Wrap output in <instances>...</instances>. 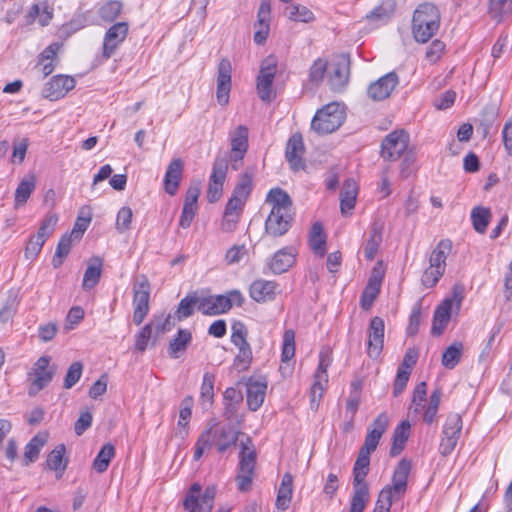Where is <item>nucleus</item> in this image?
<instances>
[{"instance_id": "nucleus-33", "label": "nucleus", "mask_w": 512, "mask_h": 512, "mask_svg": "<svg viewBox=\"0 0 512 512\" xmlns=\"http://www.w3.org/2000/svg\"><path fill=\"white\" fill-rule=\"evenodd\" d=\"M266 202L271 205V211L292 213V201L290 196L280 188L271 189L266 197Z\"/></svg>"}, {"instance_id": "nucleus-3", "label": "nucleus", "mask_w": 512, "mask_h": 512, "mask_svg": "<svg viewBox=\"0 0 512 512\" xmlns=\"http://www.w3.org/2000/svg\"><path fill=\"white\" fill-rule=\"evenodd\" d=\"M452 250V242L449 239L441 240L433 249L429 266L424 270L421 282L426 288L434 287L445 272L446 259Z\"/></svg>"}, {"instance_id": "nucleus-43", "label": "nucleus", "mask_w": 512, "mask_h": 512, "mask_svg": "<svg viewBox=\"0 0 512 512\" xmlns=\"http://www.w3.org/2000/svg\"><path fill=\"white\" fill-rule=\"evenodd\" d=\"M191 340V332L187 329H180L177 335L169 343V355L174 359L179 358L180 354L185 352L188 345L191 343Z\"/></svg>"}, {"instance_id": "nucleus-20", "label": "nucleus", "mask_w": 512, "mask_h": 512, "mask_svg": "<svg viewBox=\"0 0 512 512\" xmlns=\"http://www.w3.org/2000/svg\"><path fill=\"white\" fill-rule=\"evenodd\" d=\"M398 83V75L395 72H389L369 85L367 95L373 101L385 100L391 95Z\"/></svg>"}, {"instance_id": "nucleus-41", "label": "nucleus", "mask_w": 512, "mask_h": 512, "mask_svg": "<svg viewBox=\"0 0 512 512\" xmlns=\"http://www.w3.org/2000/svg\"><path fill=\"white\" fill-rule=\"evenodd\" d=\"M248 134V128L244 125H239L230 133L231 153L246 154Z\"/></svg>"}, {"instance_id": "nucleus-12", "label": "nucleus", "mask_w": 512, "mask_h": 512, "mask_svg": "<svg viewBox=\"0 0 512 512\" xmlns=\"http://www.w3.org/2000/svg\"><path fill=\"white\" fill-rule=\"evenodd\" d=\"M150 284L146 276L141 275L133 284V322L140 325L149 311Z\"/></svg>"}, {"instance_id": "nucleus-34", "label": "nucleus", "mask_w": 512, "mask_h": 512, "mask_svg": "<svg viewBox=\"0 0 512 512\" xmlns=\"http://www.w3.org/2000/svg\"><path fill=\"white\" fill-rule=\"evenodd\" d=\"M381 243L382 228L374 223L369 230L368 238L363 243L364 256L367 260H374Z\"/></svg>"}, {"instance_id": "nucleus-37", "label": "nucleus", "mask_w": 512, "mask_h": 512, "mask_svg": "<svg viewBox=\"0 0 512 512\" xmlns=\"http://www.w3.org/2000/svg\"><path fill=\"white\" fill-rule=\"evenodd\" d=\"M293 493V477L290 473H285L282 477L276 498V507L280 510H286L291 502Z\"/></svg>"}, {"instance_id": "nucleus-9", "label": "nucleus", "mask_w": 512, "mask_h": 512, "mask_svg": "<svg viewBox=\"0 0 512 512\" xmlns=\"http://www.w3.org/2000/svg\"><path fill=\"white\" fill-rule=\"evenodd\" d=\"M216 495L214 486H208L202 493L199 483H194L186 494L184 507L188 512H211Z\"/></svg>"}, {"instance_id": "nucleus-1", "label": "nucleus", "mask_w": 512, "mask_h": 512, "mask_svg": "<svg viewBox=\"0 0 512 512\" xmlns=\"http://www.w3.org/2000/svg\"><path fill=\"white\" fill-rule=\"evenodd\" d=\"M240 431L235 430L229 425H220L216 422L209 423L198 437L195 444L193 459L198 461L204 454L205 450L216 447L219 453L226 452L229 448L236 445Z\"/></svg>"}, {"instance_id": "nucleus-58", "label": "nucleus", "mask_w": 512, "mask_h": 512, "mask_svg": "<svg viewBox=\"0 0 512 512\" xmlns=\"http://www.w3.org/2000/svg\"><path fill=\"white\" fill-rule=\"evenodd\" d=\"M214 382L215 376L212 373L206 372L203 375V381L200 388V396L203 405H211L214 397Z\"/></svg>"}, {"instance_id": "nucleus-32", "label": "nucleus", "mask_w": 512, "mask_h": 512, "mask_svg": "<svg viewBox=\"0 0 512 512\" xmlns=\"http://www.w3.org/2000/svg\"><path fill=\"white\" fill-rule=\"evenodd\" d=\"M357 196V185L353 179L344 182L340 193V209L343 215L349 214L355 207Z\"/></svg>"}, {"instance_id": "nucleus-46", "label": "nucleus", "mask_w": 512, "mask_h": 512, "mask_svg": "<svg viewBox=\"0 0 512 512\" xmlns=\"http://www.w3.org/2000/svg\"><path fill=\"white\" fill-rule=\"evenodd\" d=\"M284 13L289 20L295 22L310 23L315 19L314 13L301 4H292L287 6Z\"/></svg>"}, {"instance_id": "nucleus-60", "label": "nucleus", "mask_w": 512, "mask_h": 512, "mask_svg": "<svg viewBox=\"0 0 512 512\" xmlns=\"http://www.w3.org/2000/svg\"><path fill=\"white\" fill-rule=\"evenodd\" d=\"M83 372V364L79 361L73 362L64 377L63 386L65 389H71L81 378Z\"/></svg>"}, {"instance_id": "nucleus-54", "label": "nucleus", "mask_w": 512, "mask_h": 512, "mask_svg": "<svg viewBox=\"0 0 512 512\" xmlns=\"http://www.w3.org/2000/svg\"><path fill=\"white\" fill-rule=\"evenodd\" d=\"M199 303L200 297H198L196 293L188 294L178 305L176 311L178 319L181 320L190 317L194 312V308H198Z\"/></svg>"}, {"instance_id": "nucleus-16", "label": "nucleus", "mask_w": 512, "mask_h": 512, "mask_svg": "<svg viewBox=\"0 0 512 512\" xmlns=\"http://www.w3.org/2000/svg\"><path fill=\"white\" fill-rule=\"evenodd\" d=\"M330 365L328 354L320 353L319 365L314 374V382L310 390V404L313 410H317L319 401L324 392V385L328 382L327 368Z\"/></svg>"}, {"instance_id": "nucleus-31", "label": "nucleus", "mask_w": 512, "mask_h": 512, "mask_svg": "<svg viewBox=\"0 0 512 512\" xmlns=\"http://www.w3.org/2000/svg\"><path fill=\"white\" fill-rule=\"evenodd\" d=\"M395 9V0H381L379 5L366 15V19L374 24H384L393 16Z\"/></svg>"}, {"instance_id": "nucleus-42", "label": "nucleus", "mask_w": 512, "mask_h": 512, "mask_svg": "<svg viewBox=\"0 0 512 512\" xmlns=\"http://www.w3.org/2000/svg\"><path fill=\"white\" fill-rule=\"evenodd\" d=\"M101 273H102L101 259L100 258L92 259L84 272L82 288L84 290H90V289L94 288L100 280Z\"/></svg>"}, {"instance_id": "nucleus-50", "label": "nucleus", "mask_w": 512, "mask_h": 512, "mask_svg": "<svg viewBox=\"0 0 512 512\" xmlns=\"http://www.w3.org/2000/svg\"><path fill=\"white\" fill-rule=\"evenodd\" d=\"M123 4L117 0L102 3L98 8L99 17L105 22H113L121 13Z\"/></svg>"}, {"instance_id": "nucleus-39", "label": "nucleus", "mask_w": 512, "mask_h": 512, "mask_svg": "<svg viewBox=\"0 0 512 512\" xmlns=\"http://www.w3.org/2000/svg\"><path fill=\"white\" fill-rule=\"evenodd\" d=\"M369 501L368 483H353V495L350 503V512H363Z\"/></svg>"}, {"instance_id": "nucleus-57", "label": "nucleus", "mask_w": 512, "mask_h": 512, "mask_svg": "<svg viewBox=\"0 0 512 512\" xmlns=\"http://www.w3.org/2000/svg\"><path fill=\"white\" fill-rule=\"evenodd\" d=\"M295 355V332L288 329L283 334V343L281 351L282 363H288Z\"/></svg>"}, {"instance_id": "nucleus-44", "label": "nucleus", "mask_w": 512, "mask_h": 512, "mask_svg": "<svg viewBox=\"0 0 512 512\" xmlns=\"http://www.w3.org/2000/svg\"><path fill=\"white\" fill-rule=\"evenodd\" d=\"M410 427L411 425L409 421L404 420L395 428L393 434V444L390 449L391 456H397L403 450L404 445L409 437Z\"/></svg>"}, {"instance_id": "nucleus-45", "label": "nucleus", "mask_w": 512, "mask_h": 512, "mask_svg": "<svg viewBox=\"0 0 512 512\" xmlns=\"http://www.w3.org/2000/svg\"><path fill=\"white\" fill-rule=\"evenodd\" d=\"M45 442L46 438L40 434H37L27 443L23 455L24 466H29L31 463L38 459L40 451L43 448Z\"/></svg>"}, {"instance_id": "nucleus-19", "label": "nucleus", "mask_w": 512, "mask_h": 512, "mask_svg": "<svg viewBox=\"0 0 512 512\" xmlns=\"http://www.w3.org/2000/svg\"><path fill=\"white\" fill-rule=\"evenodd\" d=\"M75 83L71 76L56 75L45 84L42 95L51 101L59 100L75 87Z\"/></svg>"}, {"instance_id": "nucleus-17", "label": "nucleus", "mask_w": 512, "mask_h": 512, "mask_svg": "<svg viewBox=\"0 0 512 512\" xmlns=\"http://www.w3.org/2000/svg\"><path fill=\"white\" fill-rule=\"evenodd\" d=\"M328 82L332 90L342 91L349 81V59L341 56L332 61L328 68Z\"/></svg>"}, {"instance_id": "nucleus-5", "label": "nucleus", "mask_w": 512, "mask_h": 512, "mask_svg": "<svg viewBox=\"0 0 512 512\" xmlns=\"http://www.w3.org/2000/svg\"><path fill=\"white\" fill-rule=\"evenodd\" d=\"M57 368L51 364V357L41 356L31 367L27 374L29 381L28 395L35 396L53 380Z\"/></svg>"}, {"instance_id": "nucleus-36", "label": "nucleus", "mask_w": 512, "mask_h": 512, "mask_svg": "<svg viewBox=\"0 0 512 512\" xmlns=\"http://www.w3.org/2000/svg\"><path fill=\"white\" fill-rule=\"evenodd\" d=\"M382 277L373 271L361 296V307L365 310L371 308L373 302L380 292Z\"/></svg>"}, {"instance_id": "nucleus-59", "label": "nucleus", "mask_w": 512, "mask_h": 512, "mask_svg": "<svg viewBox=\"0 0 512 512\" xmlns=\"http://www.w3.org/2000/svg\"><path fill=\"white\" fill-rule=\"evenodd\" d=\"M57 223L58 215L51 212L47 213L37 231L39 238H43L46 241L55 231Z\"/></svg>"}, {"instance_id": "nucleus-35", "label": "nucleus", "mask_w": 512, "mask_h": 512, "mask_svg": "<svg viewBox=\"0 0 512 512\" xmlns=\"http://www.w3.org/2000/svg\"><path fill=\"white\" fill-rule=\"evenodd\" d=\"M36 187V177L34 174H28L26 175L18 184L16 191H15V200H14V207L19 208L23 206L29 197L31 196L32 192L35 190Z\"/></svg>"}, {"instance_id": "nucleus-64", "label": "nucleus", "mask_w": 512, "mask_h": 512, "mask_svg": "<svg viewBox=\"0 0 512 512\" xmlns=\"http://www.w3.org/2000/svg\"><path fill=\"white\" fill-rule=\"evenodd\" d=\"M247 329L241 322H236L232 325L231 342L237 347L250 345L247 342Z\"/></svg>"}, {"instance_id": "nucleus-6", "label": "nucleus", "mask_w": 512, "mask_h": 512, "mask_svg": "<svg viewBox=\"0 0 512 512\" xmlns=\"http://www.w3.org/2000/svg\"><path fill=\"white\" fill-rule=\"evenodd\" d=\"M239 472L236 477L237 486L240 491H248L252 485L254 469L256 465V451L254 444L249 437L240 442Z\"/></svg>"}, {"instance_id": "nucleus-52", "label": "nucleus", "mask_w": 512, "mask_h": 512, "mask_svg": "<svg viewBox=\"0 0 512 512\" xmlns=\"http://www.w3.org/2000/svg\"><path fill=\"white\" fill-rule=\"evenodd\" d=\"M73 239L74 237L70 234H65L61 237L52 259V265L54 268H59L63 264L64 258L71 250Z\"/></svg>"}, {"instance_id": "nucleus-21", "label": "nucleus", "mask_w": 512, "mask_h": 512, "mask_svg": "<svg viewBox=\"0 0 512 512\" xmlns=\"http://www.w3.org/2000/svg\"><path fill=\"white\" fill-rule=\"evenodd\" d=\"M232 65L230 60L223 58L218 64L216 98L220 105L225 106L229 102L231 90Z\"/></svg>"}, {"instance_id": "nucleus-28", "label": "nucleus", "mask_w": 512, "mask_h": 512, "mask_svg": "<svg viewBox=\"0 0 512 512\" xmlns=\"http://www.w3.org/2000/svg\"><path fill=\"white\" fill-rule=\"evenodd\" d=\"M278 284L274 281L255 280L249 289L250 297L256 302L274 300L277 294Z\"/></svg>"}, {"instance_id": "nucleus-29", "label": "nucleus", "mask_w": 512, "mask_h": 512, "mask_svg": "<svg viewBox=\"0 0 512 512\" xmlns=\"http://www.w3.org/2000/svg\"><path fill=\"white\" fill-rule=\"evenodd\" d=\"M183 172V162L180 158L173 159L167 167L164 177V189L173 196L176 194Z\"/></svg>"}, {"instance_id": "nucleus-49", "label": "nucleus", "mask_w": 512, "mask_h": 512, "mask_svg": "<svg viewBox=\"0 0 512 512\" xmlns=\"http://www.w3.org/2000/svg\"><path fill=\"white\" fill-rule=\"evenodd\" d=\"M491 218V211L485 207H475L471 212V220L474 229L480 233H485Z\"/></svg>"}, {"instance_id": "nucleus-48", "label": "nucleus", "mask_w": 512, "mask_h": 512, "mask_svg": "<svg viewBox=\"0 0 512 512\" xmlns=\"http://www.w3.org/2000/svg\"><path fill=\"white\" fill-rule=\"evenodd\" d=\"M115 456V447L111 443H106L99 453L97 454L96 458L93 461V468L98 473H103L108 469V466L112 460V458Z\"/></svg>"}, {"instance_id": "nucleus-55", "label": "nucleus", "mask_w": 512, "mask_h": 512, "mask_svg": "<svg viewBox=\"0 0 512 512\" xmlns=\"http://www.w3.org/2000/svg\"><path fill=\"white\" fill-rule=\"evenodd\" d=\"M512 12V0H490L489 15L492 19L501 21L503 17Z\"/></svg>"}, {"instance_id": "nucleus-14", "label": "nucleus", "mask_w": 512, "mask_h": 512, "mask_svg": "<svg viewBox=\"0 0 512 512\" xmlns=\"http://www.w3.org/2000/svg\"><path fill=\"white\" fill-rule=\"evenodd\" d=\"M227 171V161L223 158H216L213 163L212 173L209 178V184L207 189L208 202L215 203L221 198Z\"/></svg>"}, {"instance_id": "nucleus-38", "label": "nucleus", "mask_w": 512, "mask_h": 512, "mask_svg": "<svg viewBox=\"0 0 512 512\" xmlns=\"http://www.w3.org/2000/svg\"><path fill=\"white\" fill-rule=\"evenodd\" d=\"M309 246L311 250L320 257H323L326 253V235L322 224L319 222H315L311 227Z\"/></svg>"}, {"instance_id": "nucleus-15", "label": "nucleus", "mask_w": 512, "mask_h": 512, "mask_svg": "<svg viewBox=\"0 0 512 512\" xmlns=\"http://www.w3.org/2000/svg\"><path fill=\"white\" fill-rule=\"evenodd\" d=\"M129 31L127 22L113 24L103 38L102 57L107 60L112 57L120 45L125 41Z\"/></svg>"}, {"instance_id": "nucleus-51", "label": "nucleus", "mask_w": 512, "mask_h": 512, "mask_svg": "<svg viewBox=\"0 0 512 512\" xmlns=\"http://www.w3.org/2000/svg\"><path fill=\"white\" fill-rule=\"evenodd\" d=\"M66 449L63 444L57 445L47 456L46 464L49 469L54 471H64L67 461L64 460Z\"/></svg>"}, {"instance_id": "nucleus-40", "label": "nucleus", "mask_w": 512, "mask_h": 512, "mask_svg": "<svg viewBox=\"0 0 512 512\" xmlns=\"http://www.w3.org/2000/svg\"><path fill=\"white\" fill-rule=\"evenodd\" d=\"M295 256L289 249H282L275 253L270 262V269L275 274L286 272L294 263Z\"/></svg>"}, {"instance_id": "nucleus-10", "label": "nucleus", "mask_w": 512, "mask_h": 512, "mask_svg": "<svg viewBox=\"0 0 512 512\" xmlns=\"http://www.w3.org/2000/svg\"><path fill=\"white\" fill-rule=\"evenodd\" d=\"M463 427L462 417L458 413H449L442 429L439 452L448 456L455 449Z\"/></svg>"}, {"instance_id": "nucleus-62", "label": "nucleus", "mask_w": 512, "mask_h": 512, "mask_svg": "<svg viewBox=\"0 0 512 512\" xmlns=\"http://www.w3.org/2000/svg\"><path fill=\"white\" fill-rule=\"evenodd\" d=\"M238 354L234 359V367L239 371H245L250 367L252 361L251 346H243L238 348Z\"/></svg>"}, {"instance_id": "nucleus-23", "label": "nucleus", "mask_w": 512, "mask_h": 512, "mask_svg": "<svg viewBox=\"0 0 512 512\" xmlns=\"http://www.w3.org/2000/svg\"><path fill=\"white\" fill-rule=\"evenodd\" d=\"M389 419L385 412L380 413L368 428L365 441L360 450L372 453L376 450L379 440L388 427Z\"/></svg>"}, {"instance_id": "nucleus-61", "label": "nucleus", "mask_w": 512, "mask_h": 512, "mask_svg": "<svg viewBox=\"0 0 512 512\" xmlns=\"http://www.w3.org/2000/svg\"><path fill=\"white\" fill-rule=\"evenodd\" d=\"M133 218V212L130 207H122L116 217V229L119 233H124L131 228V222Z\"/></svg>"}, {"instance_id": "nucleus-25", "label": "nucleus", "mask_w": 512, "mask_h": 512, "mask_svg": "<svg viewBox=\"0 0 512 512\" xmlns=\"http://www.w3.org/2000/svg\"><path fill=\"white\" fill-rule=\"evenodd\" d=\"M410 471V461L406 459L400 460L392 476V485H387L383 489H388L394 497L401 499L407 490V480Z\"/></svg>"}, {"instance_id": "nucleus-30", "label": "nucleus", "mask_w": 512, "mask_h": 512, "mask_svg": "<svg viewBox=\"0 0 512 512\" xmlns=\"http://www.w3.org/2000/svg\"><path fill=\"white\" fill-rule=\"evenodd\" d=\"M267 384L264 381L250 379L247 383V405L251 411H257L266 396Z\"/></svg>"}, {"instance_id": "nucleus-7", "label": "nucleus", "mask_w": 512, "mask_h": 512, "mask_svg": "<svg viewBox=\"0 0 512 512\" xmlns=\"http://www.w3.org/2000/svg\"><path fill=\"white\" fill-rule=\"evenodd\" d=\"M254 174V168L247 167L245 171L239 175L232 195L225 206V211L242 215L245 204L248 201L253 189Z\"/></svg>"}, {"instance_id": "nucleus-13", "label": "nucleus", "mask_w": 512, "mask_h": 512, "mask_svg": "<svg viewBox=\"0 0 512 512\" xmlns=\"http://www.w3.org/2000/svg\"><path fill=\"white\" fill-rule=\"evenodd\" d=\"M409 135L404 130H396L388 134L381 144V156L384 160L396 161L407 150Z\"/></svg>"}, {"instance_id": "nucleus-24", "label": "nucleus", "mask_w": 512, "mask_h": 512, "mask_svg": "<svg viewBox=\"0 0 512 512\" xmlns=\"http://www.w3.org/2000/svg\"><path fill=\"white\" fill-rule=\"evenodd\" d=\"M293 213L270 211L265 222V233L272 237L283 236L291 227Z\"/></svg>"}, {"instance_id": "nucleus-2", "label": "nucleus", "mask_w": 512, "mask_h": 512, "mask_svg": "<svg viewBox=\"0 0 512 512\" xmlns=\"http://www.w3.org/2000/svg\"><path fill=\"white\" fill-rule=\"evenodd\" d=\"M439 26L440 13L435 5L424 3L414 11L412 34L417 42H428L437 33Z\"/></svg>"}, {"instance_id": "nucleus-22", "label": "nucleus", "mask_w": 512, "mask_h": 512, "mask_svg": "<svg viewBox=\"0 0 512 512\" xmlns=\"http://www.w3.org/2000/svg\"><path fill=\"white\" fill-rule=\"evenodd\" d=\"M384 321L380 317H373L368 328L367 353L370 358H378L384 344Z\"/></svg>"}, {"instance_id": "nucleus-56", "label": "nucleus", "mask_w": 512, "mask_h": 512, "mask_svg": "<svg viewBox=\"0 0 512 512\" xmlns=\"http://www.w3.org/2000/svg\"><path fill=\"white\" fill-rule=\"evenodd\" d=\"M463 345L454 343L446 348L442 355V365L445 368L453 369L461 359Z\"/></svg>"}, {"instance_id": "nucleus-27", "label": "nucleus", "mask_w": 512, "mask_h": 512, "mask_svg": "<svg viewBox=\"0 0 512 512\" xmlns=\"http://www.w3.org/2000/svg\"><path fill=\"white\" fill-rule=\"evenodd\" d=\"M271 7L268 1H262L258 10L257 23H255L254 41L256 44H263L270 30Z\"/></svg>"}, {"instance_id": "nucleus-11", "label": "nucleus", "mask_w": 512, "mask_h": 512, "mask_svg": "<svg viewBox=\"0 0 512 512\" xmlns=\"http://www.w3.org/2000/svg\"><path fill=\"white\" fill-rule=\"evenodd\" d=\"M277 58L274 55L267 56L261 63L257 77V92L261 100L270 102L274 99L273 80L277 71Z\"/></svg>"}, {"instance_id": "nucleus-47", "label": "nucleus", "mask_w": 512, "mask_h": 512, "mask_svg": "<svg viewBox=\"0 0 512 512\" xmlns=\"http://www.w3.org/2000/svg\"><path fill=\"white\" fill-rule=\"evenodd\" d=\"M370 453L359 450L356 462L353 468V483H367L365 478L369 471Z\"/></svg>"}, {"instance_id": "nucleus-53", "label": "nucleus", "mask_w": 512, "mask_h": 512, "mask_svg": "<svg viewBox=\"0 0 512 512\" xmlns=\"http://www.w3.org/2000/svg\"><path fill=\"white\" fill-rule=\"evenodd\" d=\"M441 397H442V391L440 388H436L431 393V395L429 397L428 405L423 412V421L425 423L431 424L434 422L437 412H438V409H439Z\"/></svg>"}, {"instance_id": "nucleus-4", "label": "nucleus", "mask_w": 512, "mask_h": 512, "mask_svg": "<svg viewBox=\"0 0 512 512\" xmlns=\"http://www.w3.org/2000/svg\"><path fill=\"white\" fill-rule=\"evenodd\" d=\"M345 120V111L338 103H329L319 109L311 121V129L319 135L335 132Z\"/></svg>"}, {"instance_id": "nucleus-26", "label": "nucleus", "mask_w": 512, "mask_h": 512, "mask_svg": "<svg viewBox=\"0 0 512 512\" xmlns=\"http://www.w3.org/2000/svg\"><path fill=\"white\" fill-rule=\"evenodd\" d=\"M231 309L229 299L225 295H210L200 297L198 311L204 315L215 316L228 312Z\"/></svg>"}, {"instance_id": "nucleus-63", "label": "nucleus", "mask_w": 512, "mask_h": 512, "mask_svg": "<svg viewBox=\"0 0 512 512\" xmlns=\"http://www.w3.org/2000/svg\"><path fill=\"white\" fill-rule=\"evenodd\" d=\"M398 500L400 499L394 497L388 489H382L379 493L373 512H390L392 503Z\"/></svg>"}, {"instance_id": "nucleus-18", "label": "nucleus", "mask_w": 512, "mask_h": 512, "mask_svg": "<svg viewBox=\"0 0 512 512\" xmlns=\"http://www.w3.org/2000/svg\"><path fill=\"white\" fill-rule=\"evenodd\" d=\"M305 145L301 133H294L287 141L285 149V158L293 171L303 170L305 168Z\"/></svg>"}, {"instance_id": "nucleus-8", "label": "nucleus", "mask_w": 512, "mask_h": 512, "mask_svg": "<svg viewBox=\"0 0 512 512\" xmlns=\"http://www.w3.org/2000/svg\"><path fill=\"white\" fill-rule=\"evenodd\" d=\"M464 298V288L462 285H455L452 289V297L445 299L435 310L432 323V334L441 335L446 328L451 310L455 305L457 309L460 308L461 302Z\"/></svg>"}]
</instances>
